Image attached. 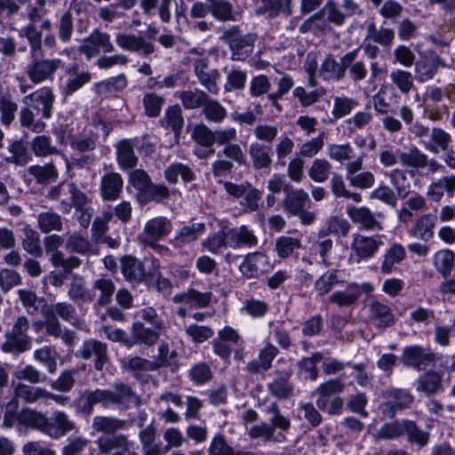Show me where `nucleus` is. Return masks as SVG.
Wrapping results in <instances>:
<instances>
[{"mask_svg":"<svg viewBox=\"0 0 455 455\" xmlns=\"http://www.w3.org/2000/svg\"><path fill=\"white\" fill-rule=\"evenodd\" d=\"M116 148L117 163L122 169H131L136 165L137 157L130 140H121Z\"/></svg>","mask_w":455,"mask_h":455,"instance_id":"obj_28","label":"nucleus"},{"mask_svg":"<svg viewBox=\"0 0 455 455\" xmlns=\"http://www.w3.org/2000/svg\"><path fill=\"white\" fill-rule=\"evenodd\" d=\"M75 428V424L63 411L52 413L51 421L47 422L46 435L52 438H60Z\"/></svg>","mask_w":455,"mask_h":455,"instance_id":"obj_13","label":"nucleus"},{"mask_svg":"<svg viewBox=\"0 0 455 455\" xmlns=\"http://www.w3.org/2000/svg\"><path fill=\"white\" fill-rule=\"evenodd\" d=\"M93 287L100 291V295L98 298V304L100 306H106L111 301V298L115 291V285L109 279L100 278L97 279Z\"/></svg>","mask_w":455,"mask_h":455,"instance_id":"obj_62","label":"nucleus"},{"mask_svg":"<svg viewBox=\"0 0 455 455\" xmlns=\"http://www.w3.org/2000/svg\"><path fill=\"white\" fill-rule=\"evenodd\" d=\"M278 354V349L273 344L267 342L265 347L259 352L256 359L248 362L246 369L250 373H261L269 370L272 362Z\"/></svg>","mask_w":455,"mask_h":455,"instance_id":"obj_10","label":"nucleus"},{"mask_svg":"<svg viewBox=\"0 0 455 455\" xmlns=\"http://www.w3.org/2000/svg\"><path fill=\"white\" fill-rule=\"evenodd\" d=\"M165 179L170 183H176L179 177L185 182H190L195 179V174L192 170L183 164H172L168 166L164 172Z\"/></svg>","mask_w":455,"mask_h":455,"instance_id":"obj_41","label":"nucleus"},{"mask_svg":"<svg viewBox=\"0 0 455 455\" xmlns=\"http://www.w3.org/2000/svg\"><path fill=\"white\" fill-rule=\"evenodd\" d=\"M123 188V179L116 172L105 174L101 179L100 192L105 200H116Z\"/></svg>","mask_w":455,"mask_h":455,"instance_id":"obj_22","label":"nucleus"},{"mask_svg":"<svg viewBox=\"0 0 455 455\" xmlns=\"http://www.w3.org/2000/svg\"><path fill=\"white\" fill-rule=\"evenodd\" d=\"M19 422L27 427L38 429L46 435L48 419L42 412L33 410H23L19 414Z\"/></svg>","mask_w":455,"mask_h":455,"instance_id":"obj_30","label":"nucleus"},{"mask_svg":"<svg viewBox=\"0 0 455 455\" xmlns=\"http://www.w3.org/2000/svg\"><path fill=\"white\" fill-rule=\"evenodd\" d=\"M35 358L42 363L50 373H54L57 369L56 358L57 353L49 347H44L34 352Z\"/></svg>","mask_w":455,"mask_h":455,"instance_id":"obj_60","label":"nucleus"},{"mask_svg":"<svg viewBox=\"0 0 455 455\" xmlns=\"http://www.w3.org/2000/svg\"><path fill=\"white\" fill-rule=\"evenodd\" d=\"M97 444L101 453L110 455H136L132 444L123 435L100 437Z\"/></svg>","mask_w":455,"mask_h":455,"instance_id":"obj_8","label":"nucleus"},{"mask_svg":"<svg viewBox=\"0 0 455 455\" xmlns=\"http://www.w3.org/2000/svg\"><path fill=\"white\" fill-rule=\"evenodd\" d=\"M125 422L113 417L96 416L92 419V427L93 431L103 434H114L124 428Z\"/></svg>","mask_w":455,"mask_h":455,"instance_id":"obj_32","label":"nucleus"},{"mask_svg":"<svg viewBox=\"0 0 455 455\" xmlns=\"http://www.w3.org/2000/svg\"><path fill=\"white\" fill-rule=\"evenodd\" d=\"M390 80L402 93H408L413 87V76L409 71L394 69Z\"/></svg>","mask_w":455,"mask_h":455,"instance_id":"obj_49","label":"nucleus"},{"mask_svg":"<svg viewBox=\"0 0 455 455\" xmlns=\"http://www.w3.org/2000/svg\"><path fill=\"white\" fill-rule=\"evenodd\" d=\"M179 98L184 108L188 109H195L204 105L206 95L203 91H183L179 93Z\"/></svg>","mask_w":455,"mask_h":455,"instance_id":"obj_55","label":"nucleus"},{"mask_svg":"<svg viewBox=\"0 0 455 455\" xmlns=\"http://www.w3.org/2000/svg\"><path fill=\"white\" fill-rule=\"evenodd\" d=\"M431 140L433 144L427 145L426 148L431 152L436 153L438 148L445 150L448 148L451 138V135L445 131L440 128H434L431 131Z\"/></svg>","mask_w":455,"mask_h":455,"instance_id":"obj_64","label":"nucleus"},{"mask_svg":"<svg viewBox=\"0 0 455 455\" xmlns=\"http://www.w3.org/2000/svg\"><path fill=\"white\" fill-rule=\"evenodd\" d=\"M370 319L378 327L390 326L395 322V316L390 307L379 301H372L369 305Z\"/></svg>","mask_w":455,"mask_h":455,"instance_id":"obj_23","label":"nucleus"},{"mask_svg":"<svg viewBox=\"0 0 455 455\" xmlns=\"http://www.w3.org/2000/svg\"><path fill=\"white\" fill-rule=\"evenodd\" d=\"M67 75L66 90L69 93L76 92L91 80L89 72L79 70L77 68H69Z\"/></svg>","mask_w":455,"mask_h":455,"instance_id":"obj_40","label":"nucleus"},{"mask_svg":"<svg viewBox=\"0 0 455 455\" xmlns=\"http://www.w3.org/2000/svg\"><path fill=\"white\" fill-rule=\"evenodd\" d=\"M78 51L90 59L92 56L99 54L100 51L105 52H113L114 45L111 43L108 34L95 29L84 39L82 44L78 48Z\"/></svg>","mask_w":455,"mask_h":455,"instance_id":"obj_5","label":"nucleus"},{"mask_svg":"<svg viewBox=\"0 0 455 455\" xmlns=\"http://www.w3.org/2000/svg\"><path fill=\"white\" fill-rule=\"evenodd\" d=\"M55 95L50 87H42L22 99L23 104L42 112L44 119L52 116Z\"/></svg>","mask_w":455,"mask_h":455,"instance_id":"obj_6","label":"nucleus"},{"mask_svg":"<svg viewBox=\"0 0 455 455\" xmlns=\"http://www.w3.org/2000/svg\"><path fill=\"white\" fill-rule=\"evenodd\" d=\"M442 384V376L436 371H427L418 379L417 390L427 395L437 392Z\"/></svg>","mask_w":455,"mask_h":455,"instance_id":"obj_39","label":"nucleus"},{"mask_svg":"<svg viewBox=\"0 0 455 455\" xmlns=\"http://www.w3.org/2000/svg\"><path fill=\"white\" fill-rule=\"evenodd\" d=\"M301 247L300 239L291 236H280L275 241V251L279 257L287 258Z\"/></svg>","mask_w":455,"mask_h":455,"instance_id":"obj_52","label":"nucleus"},{"mask_svg":"<svg viewBox=\"0 0 455 455\" xmlns=\"http://www.w3.org/2000/svg\"><path fill=\"white\" fill-rule=\"evenodd\" d=\"M80 354L84 359L95 356L96 361L94 366L98 371H101L104 364L107 363V347L100 341L94 339L85 341Z\"/></svg>","mask_w":455,"mask_h":455,"instance_id":"obj_19","label":"nucleus"},{"mask_svg":"<svg viewBox=\"0 0 455 455\" xmlns=\"http://www.w3.org/2000/svg\"><path fill=\"white\" fill-rule=\"evenodd\" d=\"M359 299V288L357 283H349L345 291H339L333 292L329 300L331 303L336 304L339 307H349L355 304Z\"/></svg>","mask_w":455,"mask_h":455,"instance_id":"obj_29","label":"nucleus"},{"mask_svg":"<svg viewBox=\"0 0 455 455\" xmlns=\"http://www.w3.org/2000/svg\"><path fill=\"white\" fill-rule=\"evenodd\" d=\"M320 75L325 80L339 79L344 76V69L332 59L327 57L321 65Z\"/></svg>","mask_w":455,"mask_h":455,"instance_id":"obj_59","label":"nucleus"},{"mask_svg":"<svg viewBox=\"0 0 455 455\" xmlns=\"http://www.w3.org/2000/svg\"><path fill=\"white\" fill-rule=\"evenodd\" d=\"M203 112L209 121L220 123L227 116L225 108L216 100H205L203 105Z\"/></svg>","mask_w":455,"mask_h":455,"instance_id":"obj_56","label":"nucleus"},{"mask_svg":"<svg viewBox=\"0 0 455 455\" xmlns=\"http://www.w3.org/2000/svg\"><path fill=\"white\" fill-rule=\"evenodd\" d=\"M255 36L246 35L243 36H235L230 39L229 45L231 50L239 55H248L253 50Z\"/></svg>","mask_w":455,"mask_h":455,"instance_id":"obj_57","label":"nucleus"},{"mask_svg":"<svg viewBox=\"0 0 455 455\" xmlns=\"http://www.w3.org/2000/svg\"><path fill=\"white\" fill-rule=\"evenodd\" d=\"M331 165L323 158L315 159L308 170V176L315 182L322 183L328 180Z\"/></svg>","mask_w":455,"mask_h":455,"instance_id":"obj_43","label":"nucleus"},{"mask_svg":"<svg viewBox=\"0 0 455 455\" xmlns=\"http://www.w3.org/2000/svg\"><path fill=\"white\" fill-rule=\"evenodd\" d=\"M269 267V261L262 253H252L248 255L239 267L241 273L249 278L259 276Z\"/></svg>","mask_w":455,"mask_h":455,"instance_id":"obj_11","label":"nucleus"},{"mask_svg":"<svg viewBox=\"0 0 455 455\" xmlns=\"http://www.w3.org/2000/svg\"><path fill=\"white\" fill-rule=\"evenodd\" d=\"M185 332L194 343L197 344L208 340L214 335V331L211 327L196 323L187 326Z\"/></svg>","mask_w":455,"mask_h":455,"instance_id":"obj_54","label":"nucleus"},{"mask_svg":"<svg viewBox=\"0 0 455 455\" xmlns=\"http://www.w3.org/2000/svg\"><path fill=\"white\" fill-rule=\"evenodd\" d=\"M122 271L124 277L131 281H141L147 275L145 263L130 256L122 259Z\"/></svg>","mask_w":455,"mask_h":455,"instance_id":"obj_27","label":"nucleus"},{"mask_svg":"<svg viewBox=\"0 0 455 455\" xmlns=\"http://www.w3.org/2000/svg\"><path fill=\"white\" fill-rule=\"evenodd\" d=\"M37 226L43 233L46 234L52 231H60L63 224L61 217L58 213L44 212L38 214Z\"/></svg>","mask_w":455,"mask_h":455,"instance_id":"obj_36","label":"nucleus"},{"mask_svg":"<svg viewBox=\"0 0 455 455\" xmlns=\"http://www.w3.org/2000/svg\"><path fill=\"white\" fill-rule=\"evenodd\" d=\"M435 354L428 347L415 345L403 349V362L405 365L423 370L435 361Z\"/></svg>","mask_w":455,"mask_h":455,"instance_id":"obj_7","label":"nucleus"},{"mask_svg":"<svg viewBox=\"0 0 455 455\" xmlns=\"http://www.w3.org/2000/svg\"><path fill=\"white\" fill-rule=\"evenodd\" d=\"M164 104V99L156 92H147L142 98L144 114L148 117L158 116Z\"/></svg>","mask_w":455,"mask_h":455,"instance_id":"obj_44","label":"nucleus"},{"mask_svg":"<svg viewBox=\"0 0 455 455\" xmlns=\"http://www.w3.org/2000/svg\"><path fill=\"white\" fill-rule=\"evenodd\" d=\"M114 396L117 405L128 407L132 403H135L137 398L129 386L123 383H116L114 386Z\"/></svg>","mask_w":455,"mask_h":455,"instance_id":"obj_61","label":"nucleus"},{"mask_svg":"<svg viewBox=\"0 0 455 455\" xmlns=\"http://www.w3.org/2000/svg\"><path fill=\"white\" fill-rule=\"evenodd\" d=\"M15 394L19 398H21L26 402L34 403L40 398H44L46 390L41 387H34L19 383L15 387Z\"/></svg>","mask_w":455,"mask_h":455,"instance_id":"obj_58","label":"nucleus"},{"mask_svg":"<svg viewBox=\"0 0 455 455\" xmlns=\"http://www.w3.org/2000/svg\"><path fill=\"white\" fill-rule=\"evenodd\" d=\"M228 227H222L203 243V246L212 253H217L220 250L228 246Z\"/></svg>","mask_w":455,"mask_h":455,"instance_id":"obj_45","label":"nucleus"},{"mask_svg":"<svg viewBox=\"0 0 455 455\" xmlns=\"http://www.w3.org/2000/svg\"><path fill=\"white\" fill-rule=\"evenodd\" d=\"M204 231L205 226L204 223L184 226L176 231L172 243L177 247H183L195 242Z\"/></svg>","mask_w":455,"mask_h":455,"instance_id":"obj_20","label":"nucleus"},{"mask_svg":"<svg viewBox=\"0 0 455 455\" xmlns=\"http://www.w3.org/2000/svg\"><path fill=\"white\" fill-rule=\"evenodd\" d=\"M327 155L331 160L343 164L353 158L354 149L349 143H331L327 146Z\"/></svg>","mask_w":455,"mask_h":455,"instance_id":"obj_42","label":"nucleus"},{"mask_svg":"<svg viewBox=\"0 0 455 455\" xmlns=\"http://www.w3.org/2000/svg\"><path fill=\"white\" fill-rule=\"evenodd\" d=\"M81 401L84 402L83 411L87 414L92 413L95 403H101L106 408L116 404L114 391L107 389L86 391L82 395Z\"/></svg>","mask_w":455,"mask_h":455,"instance_id":"obj_9","label":"nucleus"},{"mask_svg":"<svg viewBox=\"0 0 455 455\" xmlns=\"http://www.w3.org/2000/svg\"><path fill=\"white\" fill-rule=\"evenodd\" d=\"M286 196L283 199L284 210L291 215L300 212L309 201L308 194L303 189H290L288 186L284 188Z\"/></svg>","mask_w":455,"mask_h":455,"instance_id":"obj_18","label":"nucleus"},{"mask_svg":"<svg viewBox=\"0 0 455 455\" xmlns=\"http://www.w3.org/2000/svg\"><path fill=\"white\" fill-rule=\"evenodd\" d=\"M31 148L38 156H48L59 154L57 148L52 145L50 137L45 135L35 137L31 142Z\"/></svg>","mask_w":455,"mask_h":455,"instance_id":"obj_53","label":"nucleus"},{"mask_svg":"<svg viewBox=\"0 0 455 455\" xmlns=\"http://www.w3.org/2000/svg\"><path fill=\"white\" fill-rule=\"evenodd\" d=\"M441 64L439 57L435 54H431L429 59L419 61L415 66L418 79L421 82L431 79L436 72L437 66Z\"/></svg>","mask_w":455,"mask_h":455,"instance_id":"obj_34","label":"nucleus"},{"mask_svg":"<svg viewBox=\"0 0 455 455\" xmlns=\"http://www.w3.org/2000/svg\"><path fill=\"white\" fill-rule=\"evenodd\" d=\"M406 257L404 247L400 243H393L388 249L386 250L380 266V270L383 274H390L394 266L401 263Z\"/></svg>","mask_w":455,"mask_h":455,"instance_id":"obj_24","label":"nucleus"},{"mask_svg":"<svg viewBox=\"0 0 455 455\" xmlns=\"http://www.w3.org/2000/svg\"><path fill=\"white\" fill-rule=\"evenodd\" d=\"M347 214L355 223H359L367 230H372L377 228L381 230L382 227L376 220L371 211L364 206L355 207L347 206Z\"/></svg>","mask_w":455,"mask_h":455,"instance_id":"obj_15","label":"nucleus"},{"mask_svg":"<svg viewBox=\"0 0 455 455\" xmlns=\"http://www.w3.org/2000/svg\"><path fill=\"white\" fill-rule=\"evenodd\" d=\"M367 34L366 39L371 40L382 46H390L395 39V32L393 29L388 28H378L374 22H369L367 24Z\"/></svg>","mask_w":455,"mask_h":455,"instance_id":"obj_31","label":"nucleus"},{"mask_svg":"<svg viewBox=\"0 0 455 455\" xmlns=\"http://www.w3.org/2000/svg\"><path fill=\"white\" fill-rule=\"evenodd\" d=\"M116 44L123 50L129 52H141L148 55L154 52V45L145 41L141 36L132 34H117L116 36Z\"/></svg>","mask_w":455,"mask_h":455,"instance_id":"obj_12","label":"nucleus"},{"mask_svg":"<svg viewBox=\"0 0 455 455\" xmlns=\"http://www.w3.org/2000/svg\"><path fill=\"white\" fill-rule=\"evenodd\" d=\"M382 244L380 235L354 234L351 250L356 258V262H361L373 258Z\"/></svg>","mask_w":455,"mask_h":455,"instance_id":"obj_4","label":"nucleus"},{"mask_svg":"<svg viewBox=\"0 0 455 455\" xmlns=\"http://www.w3.org/2000/svg\"><path fill=\"white\" fill-rule=\"evenodd\" d=\"M19 35L21 37H26L29 42L31 56L39 55L41 53L42 36L41 33L36 30L35 26L28 25L23 27L20 29Z\"/></svg>","mask_w":455,"mask_h":455,"instance_id":"obj_51","label":"nucleus"},{"mask_svg":"<svg viewBox=\"0 0 455 455\" xmlns=\"http://www.w3.org/2000/svg\"><path fill=\"white\" fill-rule=\"evenodd\" d=\"M172 229V221L166 217H155L145 223L143 233L140 235V240L152 248L166 250V248L157 244L156 242L167 236Z\"/></svg>","mask_w":455,"mask_h":455,"instance_id":"obj_2","label":"nucleus"},{"mask_svg":"<svg viewBox=\"0 0 455 455\" xmlns=\"http://www.w3.org/2000/svg\"><path fill=\"white\" fill-rule=\"evenodd\" d=\"M337 272L329 271L322 275L315 283V291L319 295H325L330 292L336 285L341 283Z\"/></svg>","mask_w":455,"mask_h":455,"instance_id":"obj_50","label":"nucleus"},{"mask_svg":"<svg viewBox=\"0 0 455 455\" xmlns=\"http://www.w3.org/2000/svg\"><path fill=\"white\" fill-rule=\"evenodd\" d=\"M228 246L230 247L236 248L241 245L253 246L258 242L256 235L245 226H241L237 228H228Z\"/></svg>","mask_w":455,"mask_h":455,"instance_id":"obj_25","label":"nucleus"},{"mask_svg":"<svg viewBox=\"0 0 455 455\" xmlns=\"http://www.w3.org/2000/svg\"><path fill=\"white\" fill-rule=\"evenodd\" d=\"M49 260L54 267H60L65 273H70L72 269L81 265V260L76 256L65 258L62 251H55L49 255Z\"/></svg>","mask_w":455,"mask_h":455,"instance_id":"obj_48","label":"nucleus"},{"mask_svg":"<svg viewBox=\"0 0 455 455\" xmlns=\"http://www.w3.org/2000/svg\"><path fill=\"white\" fill-rule=\"evenodd\" d=\"M162 124L165 127H171L175 134H179L183 125V117L180 106L173 105L169 107L162 119Z\"/></svg>","mask_w":455,"mask_h":455,"instance_id":"obj_46","label":"nucleus"},{"mask_svg":"<svg viewBox=\"0 0 455 455\" xmlns=\"http://www.w3.org/2000/svg\"><path fill=\"white\" fill-rule=\"evenodd\" d=\"M435 227V217L431 214H424L416 220L408 230V234L413 238L427 242L433 237Z\"/></svg>","mask_w":455,"mask_h":455,"instance_id":"obj_16","label":"nucleus"},{"mask_svg":"<svg viewBox=\"0 0 455 455\" xmlns=\"http://www.w3.org/2000/svg\"><path fill=\"white\" fill-rule=\"evenodd\" d=\"M399 158L401 163L407 167L422 169L427 164V155L416 147H411L408 151L400 153Z\"/></svg>","mask_w":455,"mask_h":455,"instance_id":"obj_37","label":"nucleus"},{"mask_svg":"<svg viewBox=\"0 0 455 455\" xmlns=\"http://www.w3.org/2000/svg\"><path fill=\"white\" fill-rule=\"evenodd\" d=\"M195 72L202 85L212 93L218 92L217 81L220 79V74L217 70L209 68L206 61L199 59L196 60Z\"/></svg>","mask_w":455,"mask_h":455,"instance_id":"obj_14","label":"nucleus"},{"mask_svg":"<svg viewBox=\"0 0 455 455\" xmlns=\"http://www.w3.org/2000/svg\"><path fill=\"white\" fill-rule=\"evenodd\" d=\"M249 155L255 170L267 169L272 164L271 148L259 142H252Z\"/></svg>","mask_w":455,"mask_h":455,"instance_id":"obj_21","label":"nucleus"},{"mask_svg":"<svg viewBox=\"0 0 455 455\" xmlns=\"http://www.w3.org/2000/svg\"><path fill=\"white\" fill-rule=\"evenodd\" d=\"M29 323L25 316L16 319L12 329L5 335L1 348L5 353H22L30 348L31 339L28 335Z\"/></svg>","mask_w":455,"mask_h":455,"instance_id":"obj_1","label":"nucleus"},{"mask_svg":"<svg viewBox=\"0 0 455 455\" xmlns=\"http://www.w3.org/2000/svg\"><path fill=\"white\" fill-rule=\"evenodd\" d=\"M32 58L33 60L27 68V75L35 84L52 80L62 63L60 59H39L38 55Z\"/></svg>","mask_w":455,"mask_h":455,"instance_id":"obj_3","label":"nucleus"},{"mask_svg":"<svg viewBox=\"0 0 455 455\" xmlns=\"http://www.w3.org/2000/svg\"><path fill=\"white\" fill-rule=\"evenodd\" d=\"M407 421L391 422L383 425L378 431L377 436L380 439H394L405 434Z\"/></svg>","mask_w":455,"mask_h":455,"instance_id":"obj_63","label":"nucleus"},{"mask_svg":"<svg viewBox=\"0 0 455 455\" xmlns=\"http://www.w3.org/2000/svg\"><path fill=\"white\" fill-rule=\"evenodd\" d=\"M19 119L21 127L36 133L42 132L46 126L44 122L36 118V114L30 108V106L25 105V107L21 108Z\"/></svg>","mask_w":455,"mask_h":455,"instance_id":"obj_35","label":"nucleus"},{"mask_svg":"<svg viewBox=\"0 0 455 455\" xmlns=\"http://www.w3.org/2000/svg\"><path fill=\"white\" fill-rule=\"evenodd\" d=\"M290 15L291 13V0H261L255 10L257 15H263L272 19L279 13Z\"/></svg>","mask_w":455,"mask_h":455,"instance_id":"obj_17","label":"nucleus"},{"mask_svg":"<svg viewBox=\"0 0 455 455\" xmlns=\"http://www.w3.org/2000/svg\"><path fill=\"white\" fill-rule=\"evenodd\" d=\"M68 296L78 305L92 302L94 298V295L85 288L83 277L77 275L72 278Z\"/></svg>","mask_w":455,"mask_h":455,"instance_id":"obj_26","label":"nucleus"},{"mask_svg":"<svg viewBox=\"0 0 455 455\" xmlns=\"http://www.w3.org/2000/svg\"><path fill=\"white\" fill-rule=\"evenodd\" d=\"M18 109L17 104L12 100V96L4 94L0 97V121L4 126H9L15 118Z\"/></svg>","mask_w":455,"mask_h":455,"instance_id":"obj_47","label":"nucleus"},{"mask_svg":"<svg viewBox=\"0 0 455 455\" xmlns=\"http://www.w3.org/2000/svg\"><path fill=\"white\" fill-rule=\"evenodd\" d=\"M21 232L23 249L31 255L39 256L42 252L39 234L28 225L25 226Z\"/></svg>","mask_w":455,"mask_h":455,"instance_id":"obj_38","label":"nucleus"},{"mask_svg":"<svg viewBox=\"0 0 455 455\" xmlns=\"http://www.w3.org/2000/svg\"><path fill=\"white\" fill-rule=\"evenodd\" d=\"M454 252L449 249H441L433 256V264L437 272L443 276L451 274L454 265Z\"/></svg>","mask_w":455,"mask_h":455,"instance_id":"obj_33","label":"nucleus"}]
</instances>
